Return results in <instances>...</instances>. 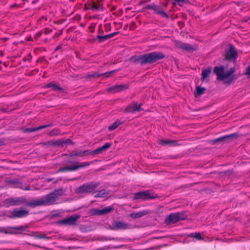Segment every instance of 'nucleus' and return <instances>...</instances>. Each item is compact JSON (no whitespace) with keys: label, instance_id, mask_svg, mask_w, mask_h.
Wrapping results in <instances>:
<instances>
[{"label":"nucleus","instance_id":"33","mask_svg":"<svg viewBox=\"0 0 250 250\" xmlns=\"http://www.w3.org/2000/svg\"><path fill=\"white\" fill-rule=\"evenodd\" d=\"M51 144L53 145H55V146H63V145H64L63 141H62L61 140L56 141L53 142Z\"/></svg>","mask_w":250,"mask_h":250},{"label":"nucleus","instance_id":"8","mask_svg":"<svg viewBox=\"0 0 250 250\" xmlns=\"http://www.w3.org/2000/svg\"><path fill=\"white\" fill-rule=\"evenodd\" d=\"M27 228L23 226L3 227L0 229V231L5 234H19L25 231Z\"/></svg>","mask_w":250,"mask_h":250},{"label":"nucleus","instance_id":"14","mask_svg":"<svg viewBox=\"0 0 250 250\" xmlns=\"http://www.w3.org/2000/svg\"><path fill=\"white\" fill-rule=\"evenodd\" d=\"M176 46L178 48L182 49L188 52H192L196 50L198 48V46L196 44L192 45L191 44L181 42H176Z\"/></svg>","mask_w":250,"mask_h":250},{"label":"nucleus","instance_id":"20","mask_svg":"<svg viewBox=\"0 0 250 250\" xmlns=\"http://www.w3.org/2000/svg\"><path fill=\"white\" fill-rule=\"evenodd\" d=\"M150 212L149 209H145L137 212H132L129 214V216L133 218H138L150 213Z\"/></svg>","mask_w":250,"mask_h":250},{"label":"nucleus","instance_id":"17","mask_svg":"<svg viewBox=\"0 0 250 250\" xmlns=\"http://www.w3.org/2000/svg\"><path fill=\"white\" fill-rule=\"evenodd\" d=\"M238 137V134L237 133H234L229 135L221 136L212 141L213 144H215L218 142L224 141L226 142L229 140H231L233 139H236Z\"/></svg>","mask_w":250,"mask_h":250},{"label":"nucleus","instance_id":"11","mask_svg":"<svg viewBox=\"0 0 250 250\" xmlns=\"http://www.w3.org/2000/svg\"><path fill=\"white\" fill-rule=\"evenodd\" d=\"M237 57V52L235 47L232 44H229V49L226 51L225 58L228 61L236 62Z\"/></svg>","mask_w":250,"mask_h":250},{"label":"nucleus","instance_id":"40","mask_svg":"<svg viewBox=\"0 0 250 250\" xmlns=\"http://www.w3.org/2000/svg\"><path fill=\"white\" fill-rule=\"evenodd\" d=\"M159 14L162 15L163 16H164L166 18H168L167 15L164 11L159 10Z\"/></svg>","mask_w":250,"mask_h":250},{"label":"nucleus","instance_id":"18","mask_svg":"<svg viewBox=\"0 0 250 250\" xmlns=\"http://www.w3.org/2000/svg\"><path fill=\"white\" fill-rule=\"evenodd\" d=\"M128 88L127 84H120L111 87H109L107 88L108 92H112L113 93L119 92L124 90H126Z\"/></svg>","mask_w":250,"mask_h":250},{"label":"nucleus","instance_id":"15","mask_svg":"<svg viewBox=\"0 0 250 250\" xmlns=\"http://www.w3.org/2000/svg\"><path fill=\"white\" fill-rule=\"evenodd\" d=\"M79 218V215L71 216L68 218L60 220L59 223L62 225H68L70 226L76 225L77 221Z\"/></svg>","mask_w":250,"mask_h":250},{"label":"nucleus","instance_id":"4","mask_svg":"<svg viewBox=\"0 0 250 250\" xmlns=\"http://www.w3.org/2000/svg\"><path fill=\"white\" fill-rule=\"evenodd\" d=\"M111 146L109 143H105L103 146L98 147L93 151L85 150L79 152H72L69 154V157L84 156L88 155H97L107 150Z\"/></svg>","mask_w":250,"mask_h":250},{"label":"nucleus","instance_id":"1","mask_svg":"<svg viewBox=\"0 0 250 250\" xmlns=\"http://www.w3.org/2000/svg\"><path fill=\"white\" fill-rule=\"evenodd\" d=\"M166 55L162 52L155 51L151 53L141 55L139 56H132L131 61L135 63L140 64L144 65L146 64H151L156 62L165 58Z\"/></svg>","mask_w":250,"mask_h":250},{"label":"nucleus","instance_id":"42","mask_svg":"<svg viewBox=\"0 0 250 250\" xmlns=\"http://www.w3.org/2000/svg\"><path fill=\"white\" fill-rule=\"evenodd\" d=\"M115 71V70H113V71H111L109 72H106V73H105L103 74V75H106V77H108V76H109V75L110 74H111V73H112L114 72Z\"/></svg>","mask_w":250,"mask_h":250},{"label":"nucleus","instance_id":"16","mask_svg":"<svg viewBox=\"0 0 250 250\" xmlns=\"http://www.w3.org/2000/svg\"><path fill=\"white\" fill-rule=\"evenodd\" d=\"M111 229L113 230L126 229H129V225L124 222L114 221L112 222Z\"/></svg>","mask_w":250,"mask_h":250},{"label":"nucleus","instance_id":"38","mask_svg":"<svg viewBox=\"0 0 250 250\" xmlns=\"http://www.w3.org/2000/svg\"><path fill=\"white\" fill-rule=\"evenodd\" d=\"M245 74L247 75L248 78H250V65L247 67Z\"/></svg>","mask_w":250,"mask_h":250},{"label":"nucleus","instance_id":"5","mask_svg":"<svg viewBox=\"0 0 250 250\" xmlns=\"http://www.w3.org/2000/svg\"><path fill=\"white\" fill-rule=\"evenodd\" d=\"M98 182L86 183L77 188L75 192L78 194H88L93 192L98 187Z\"/></svg>","mask_w":250,"mask_h":250},{"label":"nucleus","instance_id":"25","mask_svg":"<svg viewBox=\"0 0 250 250\" xmlns=\"http://www.w3.org/2000/svg\"><path fill=\"white\" fill-rule=\"evenodd\" d=\"M212 71L211 67H208L207 69L203 70L202 72V79L203 81L209 77Z\"/></svg>","mask_w":250,"mask_h":250},{"label":"nucleus","instance_id":"26","mask_svg":"<svg viewBox=\"0 0 250 250\" xmlns=\"http://www.w3.org/2000/svg\"><path fill=\"white\" fill-rule=\"evenodd\" d=\"M109 193L104 189L100 190L97 194L94 195L95 198H105L106 197Z\"/></svg>","mask_w":250,"mask_h":250},{"label":"nucleus","instance_id":"24","mask_svg":"<svg viewBox=\"0 0 250 250\" xmlns=\"http://www.w3.org/2000/svg\"><path fill=\"white\" fill-rule=\"evenodd\" d=\"M11 183H15L16 185L15 186V187L17 188H21L24 190H32V189L31 188L29 185H28L26 187H23L22 186L21 183L19 181H11Z\"/></svg>","mask_w":250,"mask_h":250},{"label":"nucleus","instance_id":"28","mask_svg":"<svg viewBox=\"0 0 250 250\" xmlns=\"http://www.w3.org/2000/svg\"><path fill=\"white\" fill-rule=\"evenodd\" d=\"M206 90V88L204 87H202L200 86H198L196 88V93H195L194 95L195 97H197L200 96L203 94L205 91Z\"/></svg>","mask_w":250,"mask_h":250},{"label":"nucleus","instance_id":"29","mask_svg":"<svg viewBox=\"0 0 250 250\" xmlns=\"http://www.w3.org/2000/svg\"><path fill=\"white\" fill-rule=\"evenodd\" d=\"M188 237L195 238L197 240H203L204 238L201 236L200 233L196 232V233H192L188 235Z\"/></svg>","mask_w":250,"mask_h":250},{"label":"nucleus","instance_id":"39","mask_svg":"<svg viewBox=\"0 0 250 250\" xmlns=\"http://www.w3.org/2000/svg\"><path fill=\"white\" fill-rule=\"evenodd\" d=\"M117 33H118V32H114L111 34L106 35V37L107 40L113 37L115 35L117 34Z\"/></svg>","mask_w":250,"mask_h":250},{"label":"nucleus","instance_id":"21","mask_svg":"<svg viewBox=\"0 0 250 250\" xmlns=\"http://www.w3.org/2000/svg\"><path fill=\"white\" fill-rule=\"evenodd\" d=\"M44 88H52V90L54 91H61L62 92H64V89L62 87H61L59 86V85H57L56 84L53 83H50L44 86Z\"/></svg>","mask_w":250,"mask_h":250},{"label":"nucleus","instance_id":"22","mask_svg":"<svg viewBox=\"0 0 250 250\" xmlns=\"http://www.w3.org/2000/svg\"><path fill=\"white\" fill-rule=\"evenodd\" d=\"M159 144L163 146L171 145L173 146H175L178 145V142L175 140H160L159 141Z\"/></svg>","mask_w":250,"mask_h":250},{"label":"nucleus","instance_id":"19","mask_svg":"<svg viewBox=\"0 0 250 250\" xmlns=\"http://www.w3.org/2000/svg\"><path fill=\"white\" fill-rule=\"evenodd\" d=\"M52 126H53V124H47V125H41V126H39L36 127L27 128L25 129H23L22 130V131L23 132L30 133V132L36 131H38V130H41V129H42L43 128H45L48 127H50Z\"/></svg>","mask_w":250,"mask_h":250},{"label":"nucleus","instance_id":"6","mask_svg":"<svg viewBox=\"0 0 250 250\" xmlns=\"http://www.w3.org/2000/svg\"><path fill=\"white\" fill-rule=\"evenodd\" d=\"M187 218V215L184 212L172 213L166 218L165 223L167 225L175 224L181 220H184Z\"/></svg>","mask_w":250,"mask_h":250},{"label":"nucleus","instance_id":"27","mask_svg":"<svg viewBox=\"0 0 250 250\" xmlns=\"http://www.w3.org/2000/svg\"><path fill=\"white\" fill-rule=\"evenodd\" d=\"M123 123V122H121L120 120H117L116 122L113 123L111 125L108 126V130L109 131H112L116 129L120 125H122Z\"/></svg>","mask_w":250,"mask_h":250},{"label":"nucleus","instance_id":"34","mask_svg":"<svg viewBox=\"0 0 250 250\" xmlns=\"http://www.w3.org/2000/svg\"><path fill=\"white\" fill-rule=\"evenodd\" d=\"M35 238H38V239H48L49 238L48 237H47L45 234H39L35 235Z\"/></svg>","mask_w":250,"mask_h":250},{"label":"nucleus","instance_id":"3","mask_svg":"<svg viewBox=\"0 0 250 250\" xmlns=\"http://www.w3.org/2000/svg\"><path fill=\"white\" fill-rule=\"evenodd\" d=\"M213 71L217 76V79L224 81L225 84H230L234 80V76L233 75L235 71L234 67H231L229 71H226L223 66H215Z\"/></svg>","mask_w":250,"mask_h":250},{"label":"nucleus","instance_id":"2","mask_svg":"<svg viewBox=\"0 0 250 250\" xmlns=\"http://www.w3.org/2000/svg\"><path fill=\"white\" fill-rule=\"evenodd\" d=\"M59 191L54 190L42 198L33 200L27 203V205L32 208L38 206H49L56 203L61 194Z\"/></svg>","mask_w":250,"mask_h":250},{"label":"nucleus","instance_id":"32","mask_svg":"<svg viewBox=\"0 0 250 250\" xmlns=\"http://www.w3.org/2000/svg\"><path fill=\"white\" fill-rule=\"evenodd\" d=\"M61 133V131L58 129H54L47 133L48 135L50 136H57Z\"/></svg>","mask_w":250,"mask_h":250},{"label":"nucleus","instance_id":"23","mask_svg":"<svg viewBox=\"0 0 250 250\" xmlns=\"http://www.w3.org/2000/svg\"><path fill=\"white\" fill-rule=\"evenodd\" d=\"M114 209L113 206H110L101 209V215L108 214L112 212Z\"/></svg>","mask_w":250,"mask_h":250},{"label":"nucleus","instance_id":"12","mask_svg":"<svg viewBox=\"0 0 250 250\" xmlns=\"http://www.w3.org/2000/svg\"><path fill=\"white\" fill-rule=\"evenodd\" d=\"M142 104H138L136 102H133L128 104L125 109L126 113H135L136 112H140L144 109L142 108Z\"/></svg>","mask_w":250,"mask_h":250},{"label":"nucleus","instance_id":"45","mask_svg":"<svg viewBox=\"0 0 250 250\" xmlns=\"http://www.w3.org/2000/svg\"><path fill=\"white\" fill-rule=\"evenodd\" d=\"M34 246L36 247H38V248H42V247L37 245H34Z\"/></svg>","mask_w":250,"mask_h":250},{"label":"nucleus","instance_id":"36","mask_svg":"<svg viewBox=\"0 0 250 250\" xmlns=\"http://www.w3.org/2000/svg\"><path fill=\"white\" fill-rule=\"evenodd\" d=\"M176 1L179 5H182V4L187 3L188 1V0H175Z\"/></svg>","mask_w":250,"mask_h":250},{"label":"nucleus","instance_id":"31","mask_svg":"<svg viewBox=\"0 0 250 250\" xmlns=\"http://www.w3.org/2000/svg\"><path fill=\"white\" fill-rule=\"evenodd\" d=\"M146 8L149 9H152L157 14L159 13V10L158 7L154 3L147 5Z\"/></svg>","mask_w":250,"mask_h":250},{"label":"nucleus","instance_id":"44","mask_svg":"<svg viewBox=\"0 0 250 250\" xmlns=\"http://www.w3.org/2000/svg\"><path fill=\"white\" fill-rule=\"evenodd\" d=\"M61 48V45H59L55 49V50H58Z\"/></svg>","mask_w":250,"mask_h":250},{"label":"nucleus","instance_id":"30","mask_svg":"<svg viewBox=\"0 0 250 250\" xmlns=\"http://www.w3.org/2000/svg\"><path fill=\"white\" fill-rule=\"evenodd\" d=\"M89 213L91 215L101 216V209L93 208L90 210Z\"/></svg>","mask_w":250,"mask_h":250},{"label":"nucleus","instance_id":"43","mask_svg":"<svg viewBox=\"0 0 250 250\" xmlns=\"http://www.w3.org/2000/svg\"><path fill=\"white\" fill-rule=\"evenodd\" d=\"M40 35H41L40 33H37L36 35V37L37 38H39L40 37Z\"/></svg>","mask_w":250,"mask_h":250},{"label":"nucleus","instance_id":"10","mask_svg":"<svg viewBox=\"0 0 250 250\" xmlns=\"http://www.w3.org/2000/svg\"><path fill=\"white\" fill-rule=\"evenodd\" d=\"M3 205L6 207L10 206H19L27 203L26 199L23 197L9 198L5 199L3 202Z\"/></svg>","mask_w":250,"mask_h":250},{"label":"nucleus","instance_id":"9","mask_svg":"<svg viewBox=\"0 0 250 250\" xmlns=\"http://www.w3.org/2000/svg\"><path fill=\"white\" fill-rule=\"evenodd\" d=\"M158 196L155 193L152 192L150 190H146L134 193L133 199L148 200L155 199Z\"/></svg>","mask_w":250,"mask_h":250},{"label":"nucleus","instance_id":"37","mask_svg":"<svg viewBox=\"0 0 250 250\" xmlns=\"http://www.w3.org/2000/svg\"><path fill=\"white\" fill-rule=\"evenodd\" d=\"M97 38L98 39V40H99V41L100 42H103L105 40H107L106 35L104 36H101L98 35L97 36Z\"/></svg>","mask_w":250,"mask_h":250},{"label":"nucleus","instance_id":"7","mask_svg":"<svg viewBox=\"0 0 250 250\" xmlns=\"http://www.w3.org/2000/svg\"><path fill=\"white\" fill-rule=\"evenodd\" d=\"M71 163L75 164V165H72V166H67L66 167H64L62 168H61L59 169V172H63L65 171H75L78 170L79 168H83L89 166L92 162H82V163H79L77 161H73L71 162Z\"/></svg>","mask_w":250,"mask_h":250},{"label":"nucleus","instance_id":"35","mask_svg":"<svg viewBox=\"0 0 250 250\" xmlns=\"http://www.w3.org/2000/svg\"><path fill=\"white\" fill-rule=\"evenodd\" d=\"M87 9H92V10H99V6L97 5V4L94 3L92 4L91 8H87Z\"/></svg>","mask_w":250,"mask_h":250},{"label":"nucleus","instance_id":"13","mask_svg":"<svg viewBox=\"0 0 250 250\" xmlns=\"http://www.w3.org/2000/svg\"><path fill=\"white\" fill-rule=\"evenodd\" d=\"M10 217L11 218H22L27 216L29 214V211L26 209L15 208L10 212Z\"/></svg>","mask_w":250,"mask_h":250},{"label":"nucleus","instance_id":"41","mask_svg":"<svg viewBox=\"0 0 250 250\" xmlns=\"http://www.w3.org/2000/svg\"><path fill=\"white\" fill-rule=\"evenodd\" d=\"M63 144H64V145L67 144H72V141H71V140L66 139L65 141H63Z\"/></svg>","mask_w":250,"mask_h":250}]
</instances>
